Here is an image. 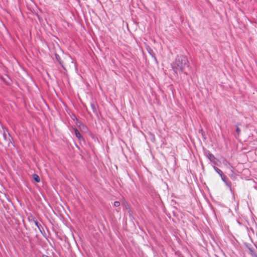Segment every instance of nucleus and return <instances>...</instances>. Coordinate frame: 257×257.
<instances>
[{
    "mask_svg": "<svg viewBox=\"0 0 257 257\" xmlns=\"http://www.w3.org/2000/svg\"><path fill=\"white\" fill-rule=\"evenodd\" d=\"M189 66V62L188 59L183 55L178 56L171 64L174 73L177 75L178 73H184L185 74L187 75V73L184 72V70Z\"/></svg>",
    "mask_w": 257,
    "mask_h": 257,
    "instance_id": "f257e3e1",
    "label": "nucleus"
},
{
    "mask_svg": "<svg viewBox=\"0 0 257 257\" xmlns=\"http://www.w3.org/2000/svg\"><path fill=\"white\" fill-rule=\"evenodd\" d=\"M205 155L208 158V159L211 161L212 162L215 163L216 160V158L215 156L211 154L209 151H207L205 152Z\"/></svg>",
    "mask_w": 257,
    "mask_h": 257,
    "instance_id": "f03ea898",
    "label": "nucleus"
},
{
    "mask_svg": "<svg viewBox=\"0 0 257 257\" xmlns=\"http://www.w3.org/2000/svg\"><path fill=\"white\" fill-rule=\"evenodd\" d=\"M214 169L215 170V171L220 176V177L223 175V173L220 169L216 167H214Z\"/></svg>",
    "mask_w": 257,
    "mask_h": 257,
    "instance_id": "7ed1b4c3",
    "label": "nucleus"
},
{
    "mask_svg": "<svg viewBox=\"0 0 257 257\" xmlns=\"http://www.w3.org/2000/svg\"><path fill=\"white\" fill-rule=\"evenodd\" d=\"M74 133L75 134L76 137L79 139L80 140L81 138V135L79 133V132L77 130L76 128L74 129Z\"/></svg>",
    "mask_w": 257,
    "mask_h": 257,
    "instance_id": "20e7f679",
    "label": "nucleus"
},
{
    "mask_svg": "<svg viewBox=\"0 0 257 257\" xmlns=\"http://www.w3.org/2000/svg\"><path fill=\"white\" fill-rule=\"evenodd\" d=\"M33 179L37 182H40V177L39 176L37 175V174H34L33 175Z\"/></svg>",
    "mask_w": 257,
    "mask_h": 257,
    "instance_id": "39448f33",
    "label": "nucleus"
},
{
    "mask_svg": "<svg viewBox=\"0 0 257 257\" xmlns=\"http://www.w3.org/2000/svg\"><path fill=\"white\" fill-rule=\"evenodd\" d=\"M79 126H80V129L84 131H86L87 130L86 126L83 124L81 123L80 124Z\"/></svg>",
    "mask_w": 257,
    "mask_h": 257,
    "instance_id": "423d86ee",
    "label": "nucleus"
},
{
    "mask_svg": "<svg viewBox=\"0 0 257 257\" xmlns=\"http://www.w3.org/2000/svg\"><path fill=\"white\" fill-rule=\"evenodd\" d=\"M34 223L37 227L41 230V227H42L41 225L37 220H34Z\"/></svg>",
    "mask_w": 257,
    "mask_h": 257,
    "instance_id": "0eeeda50",
    "label": "nucleus"
},
{
    "mask_svg": "<svg viewBox=\"0 0 257 257\" xmlns=\"http://www.w3.org/2000/svg\"><path fill=\"white\" fill-rule=\"evenodd\" d=\"M55 57H56V59L57 60V61L59 62V63L61 65H62V63H61V61H60V56H59L58 55L56 54V55H55Z\"/></svg>",
    "mask_w": 257,
    "mask_h": 257,
    "instance_id": "6e6552de",
    "label": "nucleus"
},
{
    "mask_svg": "<svg viewBox=\"0 0 257 257\" xmlns=\"http://www.w3.org/2000/svg\"><path fill=\"white\" fill-rule=\"evenodd\" d=\"M114 205L115 207H118L120 205V202L119 201H115L114 202Z\"/></svg>",
    "mask_w": 257,
    "mask_h": 257,
    "instance_id": "1a4fd4ad",
    "label": "nucleus"
},
{
    "mask_svg": "<svg viewBox=\"0 0 257 257\" xmlns=\"http://www.w3.org/2000/svg\"><path fill=\"white\" fill-rule=\"evenodd\" d=\"M222 180L225 182L226 183V180L227 179V177L224 175L221 176Z\"/></svg>",
    "mask_w": 257,
    "mask_h": 257,
    "instance_id": "9d476101",
    "label": "nucleus"
},
{
    "mask_svg": "<svg viewBox=\"0 0 257 257\" xmlns=\"http://www.w3.org/2000/svg\"><path fill=\"white\" fill-rule=\"evenodd\" d=\"M236 131L237 132L238 134H239L240 132V130L239 127H237Z\"/></svg>",
    "mask_w": 257,
    "mask_h": 257,
    "instance_id": "9b49d317",
    "label": "nucleus"
},
{
    "mask_svg": "<svg viewBox=\"0 0 257 257\" xmlns=\"http://www.w3.org/2000/svg\"><path fill=\"white\" fill-rule=\"evenodd\" d=\"M149 52L150 53V54L151 55H152V53H153V50H150V51H149Z\"/></svg>",
    "mask_w": 257,
    "mask_h": 257,
    "instance_id": "f8f14e48",
    "label": "nucleus"
}]
</instances>
